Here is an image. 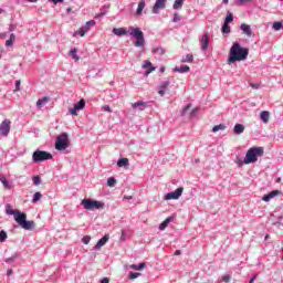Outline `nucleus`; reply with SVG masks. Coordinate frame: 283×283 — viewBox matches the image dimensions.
<instances>
[{
    "mask_svg": "<svg viewBox=\"0 0 283 283\" xmlns=\"http://www.w3.org/2000/svg\"><path fill=\"white\" fill-rule=\"evenodd\" d=\"M6 211L8 216H13L17 224H19L21 229H24V231H32V229H36V223L34 221H28V214H25V212L13 210L10 205L6 206Z\"/></svg>",
    "mask_w": 283,
    "mask_h": 283,
    "instance_id": "1",
    "label": "nucleus"
},
{
    "mask_svg": "<svg viewBox=\"0 0 283 283\" xmlns=\"http://www.w3.org/2000/svg\"><path fill=\"white\" fill-rule=\"evenodd\" d=\"M247 59H249V49L242 48L240 43L234 42L229 51L228 64L247 61Z\"/></svg>",
    "mask_w": 283,
    "mask_h": 283,
    "instance_id": "2",
    "label": "nucleus"
},
{
    "mask_svg": "<svg viewBox=\"0 0 283 283\" xmlns=\"http://www.w3.org/2000/svg\"><path fill=\"white\" fill-rule=\"evenodd\" d=\"M264 156L263 147H252L247 151V155L243 159V165H251L253 163H258V158H262Z\"/></svg>",
    "mask_w": 283,
    "mask_h": 283,
    "instance_id": "3",
    "label": "nucleus"
},
{
    "mask_svg": "<svg viewBox=\"0 0 283 283\" xmlns=\"http://www.w3.org/2000/svg\"><path fill=\"white\" fill-rule=\"evenodd\" d=\"M67 147H70V137L67 136V133H62L56 137L55 149L56 151H65Z\"/></svg>",
    "mask_w": 283,
    "mask_h": 283,
    "instance_id": "4",
    "label": "nucleus"
},
{
    "mask_svg": "<svg viewBox=\"0 0 283 283\" xmlns=\"http://www.w3.org/2000/svg\"><path fill=\"white\" fill-rule=\"evenodd\" d=\"M52 158H53L52 154L45 150L38 149L32 154L33 163H45V160H52Z\"/></svg>",
    "mask_w": 283,
    "mask_h": 283,
    "instance_id": "5",
    "label": "nucleus"
},
{
    "mask_svg": "<svg viewBox=\"0 0 283 283\" xmlns=\"http://www.w3.org/2000/svg\"><path fill=\"white\" fill-rule=\"evenodd\" d=\"M130 36L136 39L135 48H145V33L140 29H132Z\"/></svg>",
    "mask_w": 283,
    "mask_h": 283,
    "instance_id": "6",
    "label": "nucleus"
},
{
    "mask_svg": "<svg viewBox=\"0 0 283 283\" xmlns=\"http://www.w3.org/2000/svg\"><path fill=\"white\" fill-rule=\"evenodd\" d=\"M82 205L84 209H87L88 211H94V209H103V202L92 199H83Z\"/></svg>",
    "mask_w": 283,
    "mask_h": 283,
    "instance_id": "7",
    "label": "nucleus"
},
{
    "mask_svg": "<svg viewBox=\"0 0 283 283\" xmlns=\"http://www.w3.org/2000/svg\"><path fill=\"white\" fill-rule=\"evenodd\" d=\"M182 191H185V188L179 187L172 192H168L165 197L164 200H178L180 196H182Z\"/></svg>",
    "mask_w": 283,
    "mask_h": 283,
    "instance_id": "8",
    "label": "nucleus"
},
{
    "mask_svg": "<svg viewBox=\"0 0 283 283\" xmlns=\"http://www.w3.org/2000/svg\"><path fill=\"white\" fill-rule=\"evenodd\" d=\"M12 124V122L10 119H4L1 124H0V136H8V134H10V125Z\"/></svg>",
    "mask_w": 283,
    "mask_h": 283,
    "instance_id": "9",
    "label": "nucleus"
},
{
    "mask_svg": "<svg viewBox=\"0 0 283 283\" xmlns=\"http://www.w3.org/2000/svg\"><path fill=\"white\" fill-rule=\"evenodd\" d=\"M81 109H85V99H80V102L74 104V107L70 108L69 112L72 116H78Z\"/></svg>",
    "mask_w": 283,
    "mask_h": 283,
    "instance_id": "10",
    "label": "nucleus"
},
{
    "mask_svg": "<svg viewBox=\"0 0 283 283\" xmlns=\"http://www.w3.org/2000/svg\"><path fill=\"white\" fill-rule=\"evenodd\" d=\"M167 0H157L153 7V14H158L160 10H165Z\"/></svg>",
    "mask_w": 283,
    "mask_h": 283,
    "instance_id": "11",
    "label": "nucleus"
},
{
    "mask_svg": "<svg viewBox=\"0 0 283 283\" xmlns=\"http://www.w3.org/2000/svg\"><path fill=\"white\" fill-rule=\"evenodd\" d=\"M142 67H143V70H147L145 73V76H149V74H151V72H156V67H154L151 65V62L149 60L144 61Z\"/></svg>",
    "mask_w": 283,
    "mask_h": 283,
    "instance_id": "12",
    "label": "nucleus"
},
{
    "mask_svg": "<svg viewBox=\"0 0 283 283\" xmlns=\"http://www.w3.org/2000/svg\"><path fill=\"white\" fill-rule=\"evenodd\" d=\"M240 30L243 31L244 34H247L249 38L255 36V33H253V30L251 29V25L249 24H241Z\"/></svg>",
    "mask_w": 283,
    "mask_h": 283,
    "instance_id": "13",
    "label": "nucleus"
},
{
    "mask_svg": "<svg viewBox=\"0 0 283 283\" xmlns=\"http://www.w3.org/2000/svg\"><path fill=\"white\" fill-rule=\"evenodd\" d=\"M275 196H280V190H273L268 195H264L262 200L264 202H269L270 200H273V198H275Z\"/></svg>",
    "mask_w": 283,
    "mask_h": 283,
    "instance_id": "14",
    "label": "nucleus"
},
{
    "mask_svg": "<svg viewBox=\"0 0 283 283\" xmlns=\"http://www.w3.org/2000/svg\"><path fill=\"white\" fill-rule=\"evenodd\" d=\"M107 242H109V234H105L102 239H99L95 244V249H101V247H105Z\"/></svg>",
    "mask_w": 283,
    "mask_h": 283,
    "instance_id": "15",
    "label": "nucleus"
},
{
    "mask_svg": "<svg viewBox=\"0 0 283 283\" xmlns=\"http://www.w3.org/2000/svg\"><path fill=\"white\" fill-rule=\"evenodd\" d=\"M209 48V33H206L202 35V39H201V49L205 51V50H208Z\"/></svg>",
    "mask_w": 283,
    "mask_h": 283,
    "instance_id": "16",
    "label": "nucleus"
},
{
    "mask_svg": "<svg viewBox=\"0 0 283 283\" xmlns=\"http://www.w3.org/2000/svg\"><path fill=\"white\" fill-rule=\"evenodd\" d=\"M172 220H174V216L168 217L164 222H161L159 224V231H165V229H167V227H169V224L171 223Z\"/></svg>",
    "mask_w": 283,
    "mask_h": 283,
    "instance_id": "17",
    "label": "nucleus"
},
{
    "mask_svg": "<svg viewBox=\"0 0 283 283\" xmlns=\"http://www.w3.org/2000/svg\"><path fill=\"white\" fill-rule=\"evenodd\" d=\"M113 34L116 36H125L127 34V30L125 28H114Z\"/></svg>",
    "mask_w": 283,
    "mask_h": 283,
    "instance_id": "18",
    "label": "nucleus"
},
{
    "mask_svg": "<svg viewBox=\"0 0 283 283\" xmlns=\"http://www.w3.org/2000/svg\"><path fill=\"white\" fill-rule=\"evenodd\" d=\"M234 134L240 135V134H244V125L242 124H235L234 128H233Z\"/></svg>",
    "mask_w": 283,
    "mask_h": 283,
    "instance_id": "19",
    "label": "nucleus"
},
{
    "mask_svg": "<svg viewBox=\"0 0 283 283\" xmlns=\"http://www.w3.org/2000/svg\"><path fill=\"white\" fill-rule=\"evenodd\" d=\"M49 101H50V97H48V96L39 98L36 102V107H39V109H41V107H43V105H45V103H48Z\"/></svg>",
    "mask_w": 283,
    "mask_h": 283,
    "instance_id": "20",
    "label": "nucleus"
},
{
    "mask_svg": "<svg viewBox=\"0 0 283 283\" xmlns=\"http://www.w3.org/2000/svg\"><path fill=\"white\" fill-rule=\"evenodd\" d=\"M117 167H129V159L128 158L118 159Z\"/></svg>",
    "mask_w": 283,
    "mask_h": 283,
    "instance_id": "21",
    "label": "nucleus"
},
{
    "mask_svg": "<svg viewBox=\"0 0 283 283\" xmlns=\"http://www.w3.org/2000/svg\"><path fill=\"white\" fill-rule=\"evenodd\" d=\"M260 118L263 123H269V118H271V115L266 111H262L260 114Z\"/></svg>",
    "mask_w": 283,
    "mask_h": 283,
    "instance_id": "22",
    "label": "nucleus"
},
{
    "mask_svg": "<svg viewBox=\"0 0 283 283\" xmlns=\"http://www.w3.org/2000/svg\"><path fill=\"white\" fill-rule=\"evenodd\" d=\"M14 41H17V35H14V33H12L10 35V38L6 41V46L10 48L14 44Z\"/></svg>",
    "mask_w": 283,
    "mask_h": 283,
    "instance_id": "23",
    "label": "nucleus"
},
{
    "mask_svg": "<svg viewBox=\"0 0 283 283\" xmlns=\"http://www.w3.org/2000/svg\"><path fill=\"white\" fill-rule=\"evenodd\" d=\"M76 52H78V49L74 48L69 52V54L72 56V59H74V61H81V57L76 54Z\"/></svg>",
    "mask_w": 283,
    "mask_h": 283,
    "instance_id": "24",
    "label": "nucleus"
},
{
    "mask_svg": "<svg viewBox=\"0 0 283 283\" xmlns=\"http://www.w3.org/2000/svg\"><path fill=\"white\" fill-rule=\"evenodd\" d=\"M189 70H190V67L187 65L181 66V67L177 66L174 69V72H179L180 74H185V73L189 72Z\"/></svg>",
    "mask_w": 283,
    "mask_h": 283,
    "instance_id": "25",
    "label": "nucleus"
},
{
    "mask_svg": "<svg viewBox=\"0 0 283 283\" xmlns=\"http://www.w3.org/2000/svg\"><path fill=\"white\" fill-rule=\"evenodd\" d=\"M181 63H193V54L188 53L185 57L181 59Z\"/></svg>",
    "mask_w": 283,
    "mask_h": 283,
    "instance_id": "26",
    "label": "nucleus"
},
{
    "mask_svg": "<svg viewBox=\"0 0 283 283\" xmlns=\"http://www.w3.org/2000/svg\"><path fill=\"white\" fill-rule=\"evenodd\" d=\"M0 181L2 182L4 189H11L10 182L4 176H0Z\"/></svg>",
    "mask_w": 283,
    "mask_h": 283,
    "instance_id": "27",
    "label": "nucleus"
},
{
    "mask_svg": "<svg viewBox=\"0 0 283 283\" xmlns=\"http://www.w3.org/2000/svg\"><path fill=\"white\" fill-rule=\"evenodd\" d=\"M184 3H185V0H176L172 6L174 10H180V8H182Z\"/></svg>",
    "mask_w": 283,
    "mask_h": 283,
    "instance_id": "28",
    "label": "nucleus"
},
{
    "mask_svg": "<svg viewBox=\"0 0 283 283\" xmlns=\"http://www.w3.org/2000/svg\"><path fill=\"white\" fill-rule=\"evenodd\" d=\"M143 10H145V0H140L137 7V14H143Z\"/></svg>",
    "mask_w": 283,
    "mask_h": 283,
    "instance_id": "29",
    "label": "nucleus"
},
{
    "mask_svg": "<svg viewBox=\"0 0 283 283\" xmlns=\"http://www.w3.org/2000/svg\"><path fill=\"white\" fill-rule=\"evenodd\" d=\"M129 269H133L134 271H142V269H145V263H139V265L132 264L129 265Z\"/></svg>",
    "mask_w": 283,
    "mask_h": 283,
    "instance_id": "30",
    "label": "nucleus"
},
{
    "mask_svg": "<svg viewBox=\"0 0 283 283\" xmlns=\"http://www.w3.org/2000/svg\"><path fill=\"white\" fill-rule=\"evenodd\" d=\"M145 105H147V103L139 101V102L133 103L132 107L133 109H137V107H145Z\"/></svg>",
    "mask_w": 283,
    "mask_h": 283,
    "instance_id": "31",
    "label": "nucleus"
},
{
    "mask_svg": "<svg viewBox=\"0 0 283 283\" xmlns=\"http://www.w3.org/2000/svg\"><path fill=\"white\" fill-rule=\"evenodd\" d=\"M223 129H227V126H224L223 124H219V125L213 126L212 132H213V134H216V132H220Z\"/></svg>",
    "mask_w": 283,
    "mask_h": 283,
    "instance_id": "32",
    "label": "nucleus"
},
{
    "mask_svg": "<svg viewBox=\"0 0 283 283\" xmlns=\"http://www.w3.org/2000/svg\"><path fill=\"white\" fill-rule=\"evenodd\" d=\"M221 32H223V34H229L231 32V27H229V24L224 22L222 25Z\"/></svg>",
    "mask_w": 283,
    "mask_h": 283,
    "instance_id": "33",
    "label": "nucleus"
},
{
    "mask_svg": "<svg viewBox=\"0 0 283 283\" xmlns=\"http://www.w3.org/2000/svg\"><path fill=\"white\" fill-rule=\"evenodd\" d=\"M41 198H43V195H41V192H35V193L33 195L32 202H33V203L39 202V200H41Z\"/></svg>",
    "mask_w": 283,
    "mask_h": 283,
    "instance_id": "34",
    "label": "nucleus"
},
{
    "mask_svg": "<svg viewBox=\"0 0 283 283\" xmlns=\"http://www.w3.org/2000/svg\"><path fill=\"white\" fill-rule=\"evenodd\" d=\"M136 277H140V272H129L128 280H136Z\"/></svg>",
    "mask_w": 283,
    "mask_h": 283,
    "instance_id": "35",
    "label": "nucleus"
},
{
    "mask_svg": "<svg viewBox=\"0 0 283 283\" xmlns=\"http://www.w3.org/2000/svg\"><path fill=\"white\" fill-rule=\"evenodd\" d=\"M90 25H96V21L90 20V21L86 22V24H85V27H84V30H85L86 32H90Z\"/></svg>",
    "mask_w": 283,
    "mask_h": 283,
    "instance_id": "36",
    "label": "nucleus"
},
{
    "mask_svg": "<svg viewBox=\"0 0 283 283\" xmlns=\"http://www.w3.org/2000/svg\"><path fill=\"white\" fill-rule=\"evenodd\" d=\"M8 240V233L3 230L0 231V242H6Z\"/></svg>",
    "mask_w": 283,
    "mask_h": 283,
    "instance_id": "37",
    "label": "nucleus"
},
{
    "mask_svg": "<svg viewBox=\"0 0 283 283\" xmlns=\"http://www.w3.org/2000/svg\"><path fill=\"white\" fill-rule=\"evenodd\" d=\"M32 181H33V185H34L35 187H39V185H41V177H40V176H34V177L32 178Z\"/></svg>",
    "mask_w": 283,
    "mask_h": 283,
    "instance_id": "38",
    "label": "nucleus"
},
{
    "mask_svg": "<svg viewBox=\"0 0 283 283\" xmlns=\"http://www.w3.org/2000/svg\"><path fill=\"white\" fill-rule=\"evenodd\" d=\"M18 258H19V254L14 253L12 256L8 258L6 262L7 264H12V262H14V260Z\"/></svg>",
    "mask_w": 283,
    "mask_h": 283,
    "instance_id": "39",
    "label": "nucleus"
},
{
    "mask_svg": "<svg viewBox=\"0 0 283 283\" xmlns=\"http://www.w3.org/2000/svg\"><path fill=\"white\" fill-rule=\"evenodd\" d=\"M255 0H235L237 6H244V3H253Z\"/></svg>",
    "mask_w": 283,
    "mask_h": 283,
    "instance_id": "40",
    "label": "nucleus"
},
{
    "mask_svg": "<svg viewBox=\"0 0 283 283\" xmlns=\"http://www.w3.org/2000/svg\"><path fill=\"white\" fill-rule=\"evenodd\" d=\"M224 23H233V13H228Z\"/></svg>",
    "mask_w": 283,
    "mask_h": 283,
    "instance_id": "41",
    "label": "nucleus"
},
{
    "mask_svg": "<svg viewBox=\"0 0 283 283\" xmlns=\"http://www.w3.org/2000/svg\"><path fill=\"white\" fill-rule=\"evenodd\" d=\"M116 185V178L111 177L107 179V187H114Z\"/></svg>",
    "mask_w": 283,
    "mask_h": 283,
    "instance_id": "42",
    "label": "nucleus"
},
{
    "mask_svg": "<svg viewBox=\"0 0 283 283\" xmlns=\"http://www.w3.org/2000/svg\"><path fill=\"white\" fill-rule=\"evenodd\" d=\"M273 29L275 30V32H280V30H282V22H274Z\"/></svg>",
    "mask_w": 283,
    "mask_h": 283,
    "instance_id": "43",
    "label": "nucleus"
},
{
    "mask_svg": "<svg viewBox=\"0 0 283 283\" xmlns=\"http://www.w3.org/2000/svg\"><path fill=\"white\" fill-rule=\"evenodd\" d=\"M75 34H78L80 36H85L87 34V31L85 28H80L78 31L75 32Z\"/></svg>",
    "mask_w": 283,
    "mask_h": 283,
    "instance_id": "44",
    "label": "nucleus"
},
{
    "mask_svg": "<svg viewBox=\"0 0 283 283\" xmlns=\"http://www.w3.org/2000/svg\"><path fill=\"white\" fill-rule=\"evenodd\" d=\"M231 280H232V277H231V275H229V274H226V275H223V276L221 277V282H226V283L231 282Z\"/></svg>",
    "mask_w": 283,
    "mask_h": 283,
    "instance_id": "45",
    "label": "nucleus"
},
{
    "mask_svg": "<svg viewBox=\"0 0 283 283\" xmlns=\"http://www.w3.org/2000/svg\"><path fill=\"white\" fill-rule=\"evenodd\" d=\"M153 52H155V54H160V55H163V54H165V49H163V48H157V49H154Z\"/></svg>",
    "mask_w": 283,
    "mask_h": 283,
    "instance_id": "46",
    "label": "nucleus"
},
{
    "mask_svg": "<svg viewBox=\"0 0 283 283\" xmlns=\"http://www.w3.org/2000/svg\"><path fill=\"white\" fill-rule=\"evenodd\" d=\"M169 87V82H163L159 86V90H167Z\"/></svg>",
    "mask_w": 283,
    "mask_h": 283,
    "instance_id": "47",
    "label": "nucleus"
},
{
    "mask_svg": "<svg viewBox=\"0 0 283 283\" xmlns=\"http://www.w3.org/2000/svg\"><path fill=\"white\" fill-rule=\"evenodd\" d=\"M20 87H21V80H18L15 82V90H14V92H19V90H21Z\"/></svg>",
    "mask_w": 283,
    "mask_h": 283,
    "instance_id": "48",
    "label": "nucleus"
},
{
    "mask_svg": "<svg viewBox=\"0 0 283 283\" xmlns=\"http://www.w3.org/2000/svg\"><path fill=\"white\" fill-rule=\"evenodd\" d=\"M191 109V104H188L184 109H182V116H185V114H187V111Z\"/></svg>",
    "mask_w": 283,
    "mask_h": 283,
    "instance_id": "49",
    "label": "nucleus"
},
{
    "mask_svg": "<svg viewBox=\"0 0 283 283\" xmlns=\"http://www.w3.org/2000/svg\"><path fill=\"white\" fill-rule=\"evenodd\" d=\"M174 23H178V21H180V15H178L177 13H175L174 18H172Z\"/></svg>",
    "mask_w": 283,
    "mask_h": 283,
    "instance_id": "50",
    "label": "nucleus"
},
{
    "mask_svg": "<svg viewBox=\"0 0 283 283\" xmlns=\"http://www.w3.org/2000/svg\"><path fill=\"white\" fill-rule=\"evenodd\" d=\"M235 163H237V165H239V167H242V165H244V161H242V159H240V157H237Z\"/></svg>",
    "mask_w": 283,
    "mask_h": 283,
    "instance_id": "51",
    "label": "nucleus"
},
{
    "mask_svg": "<svg viewBox=\"0 0 283 283\" xmlns=\"http://www.w3.org/2000/svg\"><path fill=\"white\" fill-rule=\"evenodd\" d=\"M82 242H83L84 244H90V237H84L83 240H82Z\"/></svg>",
    "mask_w": 283,
    "mask_h": 283,
    "instance_id": "52",
    "label": "nucleus"
},
{
    "mask_svg": "<svg viewBox=\"0 0 283 283\" xmlns=\"http://www.w3.org/2000/svg\"><path fill=\"white\" fill-rule=\"evenodd\" d=\"M250 87H253L254 90H259L260 88V84L251 83Z\"/></svg>",
    "mask_w": 283,
    "mask_h": 283,
    "instance_id": "53",
    "label": "nucleus"
},
{
    "mask_svg": "<svg viewBox=\"0 0 283 283\" xmlns=\"http://www.w3.org/2000/svg\"><path fill=\"white\" fill-rule=\"evenodd\" d=\"M104 112L112 113V108L109 107V105L104 106Z\"/></svg>",
    "mask_w": 283,
    "mask_h": 283,
    "instance_id": "54",
    "label": "nucleus"
},
{
    "mask_svg": "<svg viewBox=\"0 0 283 283\" xmlns=\"http://www.w3.org/2000/svg\"><path fill=\"white\" fill-rule=\"evenodd\" d=\"M158 94L161 96H165V90L164 88H159Z\"/></svg>",
    "mask_w": 283,
    "mask_h": 283,
    "instance_id": "55",
    "label": "nucleus"
},
{
    "mask_svg": "<svg viewBox=\"0 0 283 283\" xmlns=\"http://www.w3.org/2000/svg\"><path fill=\"white\" fill-rule=\"evenodd\" d=\"M198 114V108L192 109L191 116H196Z\"/></svg>",
    "mask_w": 283,
    "mask_h": 283,
    "instance_id": "56",
    "label": "nucleus"
},
{
    "mask_svg": "<svg viewBox=\"0 0 283 283\" xmlns=\"http://www.w3.org/2000/svg\"><path fill=\"white\" fill-rule=\"evenodd\" d=\"M14 272L12 271V269H9L8 271H7V275L8 276H10V275H12Z\"/></svg>",
    "mask_w": 283,
    "mask_h": 283,
    "instance_id": "57",
    "label": "nucleus"
},
{
    "mask_svg": "<svg viewBox=\"0 0 283 283\" xmlns=\"http://www.w3.org/2000/svg\"><path fill=\"white\" fill-rule=\"evenodd\" d=\"M101 283H109V279L104 277V279L101 281Z\"/></svg>",
    "mask_w": 283,
    "mask_h": 283,
    "instance_id": "58",
    "label": "nucleus"
},
{
    "mask_svg": "<svg viewBox=\"0 0 283 283\" xmlns=\"http://www.w3.org/2000/svg\"><path fill=\"white\" fill-rule=\"evenodd\" d=\"M258 277V274H254V276L250 280V283L255 282V279Z\"/></svg>",
    "mask_w": 283,
    "mask_h": 283,
    "instance_id": "59",
    "label": "nucleus"
},
{
    "mask_svg": "<svg viewBox=\"0 0 283 283\" xmlns=\"http://www.w3.org/2000/svg\"><path fill=\"white\" fill-rule=\"evenodd\" d=\"M53 3L56 6V3H63V0H52Z\"/></svg>",
    "mask_w": 283,
    "mask_h": 283,
    "instance_id": "60",
    "label": "nucleus"
},
{
    "mask_svg": "<svg viewBox=\"0 0 283 283\" xmlns=\"http://www.w3.org/2000/svg\"><path fill=\"white\" fill-rule=\"evenodd\" d=\"M175 255H182V251L177 250V251L175 252Z\"/></svg>",
    "mask_w": 283,
    "mask_h": 283,
    "instance_id": "61",
    "label": "nucleus"
},
{
    "mask_svg": "<svg viewBox=\"0 0 283 283\" xmlns=\"http://www.w3.org/2000/svg\"><path fill=\"white\" fill-rule=\"evenodd\" d=\"M132 198H133L132 196H124L125 200H132Z\"/></svg>",
    "mask_w": 283,
    "mask_h": 283,
    "instance_id": "62",
    "label": "nucleus"
},
{
    "mask_svg": "<svg viewBox=\"0 0 283 283\" xmlns=\"http://www.w3.org/2000/svg\"><path fill=\"white\" fill-rule=\"evenodd\" d=\"M29 3H36L39 0H27Z\"/></svg>",
    "mask_w": 283,
    "mask_h": 283,
    "instance_id": "63",
    "label": "nucleus"
},
{
    "mask_svg": "<svg viewBox=\"0 0 283 283\" xmlns=\"http://www.w3.org/2000/svg\"><path fill=\"white\" fill-rule=\"evenodd\" d=\"M66 12H67V14H70V12H72V8H67Z\"/></svg>",
    "mask_w": 283,
    "mask_h": 283,
    "instance_id": "64",
    "label": "nucleus"
}]
</instances>
